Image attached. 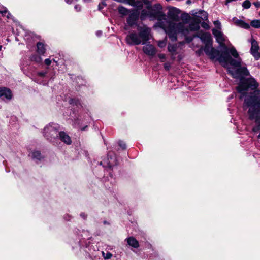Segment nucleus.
Instances as JSON below:
<instances>
[{
	"label": "nucleus",
	"mask_w": 260,
	"mask_h": 260,
	"mask_svg": "<svg viewBox=\"0 0 260 260\" xmlns=\"http://www.w3.org/2000/svg\"><path fill=\"white\" fill-rule=\"evenodd\" d=\"M70 104L73 106H76L77 108H83V104L78 98L71 99L69 101Z\"/></svg>",
	"instance_id": "412c9836"
},
{
	"label": "nucleus",
	"mask_w": 260,
	"mask_h": 260,
	"mask_svg": "<svg viewBox=\"0 0 260 260\" xmlns=\"http://www.w3.org/2000/svg\"><path fill=\"white\" fill-rule=\"evenodd\" d=\"M138 32L135 31H129L125 38L127 44L138 45L141 44H146L151 37V29L144 24H139L137 28Z\"/></svg>",
	"instance_id": "20e7f679"
},
{
	"label": "nucleus",
	"mask_w": 260,
	"mask_h": 260,
	"mask_svg": "<svg viewBox=\"0 0 260 260\" xmlns=\"http://www.w3.org/2000/svg\"><path fill=\"white\" fill-rule=\"evenodd\" d=\"M185 36V41H186V42L187 43H189L191 41H192V40H193V37H195V36H193V37H192V36H187V35L186 36Z\"/></svg>",
	"instance_id": "72a5a7b5"
},
{
	"label": "nucleus",
	"mask_w": 260,
	"mask_h": 260,
	"mask_svg": "<svg viewBox=\"0 0 260 260\" xmlns=\"http://www.w3.org/2000/svg\"><path fill=\"white\" fill-rule=\"evenodd\" d=\"M244 104L249 108V118L254 120L256 124L260 127V98H258L255 95H251L245 99Z\"/></svg>",
	"instance_id": "39448f33"
},
{
	"label": "nucleus",
	"mask_w": 260,
	"mask_h": 260,
	"mask_svg": "<svg viewBox=\"0 0 260 260\" xmlns=\"http://www.w3.org/2000/svg\"><path fill=\"white\" fill-rule=\"evenodd\" d=\"M192 15L203 20H206L208 19V13L204 10L192 11Z\"/></svg>",
	"instance_id": "4468645a"
},
{
	"label": "nucleus",
	"mask_w": 260,
	"mask_h": 260,
	"mask_svg": "<svg viewBox=\"0 0 260 260\" xmlns=\"http://www.w3.org/2000/svg\"><path fill=\"white\" fill-rule=\"evenodd\" d=\"M58 139H59L64 143L70 145L72 143V140L69 135L63 131L59 132Z\"/></svg>",
	"instance_id": "f8f14e48"
},
{
	"label": "nucleus",
	"mask_w": 260,
	"mask_h": 260,
	"mask_svg": "<svg viewBox=\"0 0 260 260\" xmlns=\"http://www.w3.org/2000/svg\"><path fill=\"white\" fill-rule=\"evenodd\" d=\"M127 1V0H119V2H123V3H125Z\"/></svg>",
	"instance_id": "3c124183"
},
{
	"label": "nucleus",
	"mask_w": 260,
	"mask_h": 260,
	"mask_svg": "<svg viewBox=\"0 0 260 260\" xmlns=\"http://www.w3.org/2000/svg\"><path fill=\"white\" fill-rule=\"evenodd\" d=\"M146 5V9H143L140 15L142 20L149 18L151 20H157L160 23V27L166 32V28L164 27V24L173 23V19L167 20L165 14L162 12V7L159 4L152 5L154 0H142Z\"/></svg>",
	"instance_id": "7ed1b4c3"
},
{
	"label": "nucleus",
	"mask_w": 260,
	"mask_h": 260,
	"mask_svg": "<svg viewBox=\"0 0 260 260\" xmlns=\"http://www.w3.org/2000/svg\"><path fill=\"white\" fill-rule=\"evenodd\" d=\"M127 244L135 248H137L139 247V242L133 237H129L125 239Z\"/></svg>",
	"instance_id": "a211bd4d"
},
{
	"label": "nucleus",
	"mask_w": 260,
	"mask_h": 260,
	"mask_svg": "<svg viewBox=\"0 0 260 260\" xmlns=\"http://www.w3.org/2000/svg\"><path fill=\"white\" fill-rule=\"evenodd\" d=\"M65 2L69 4H71L73 2V0H65Z\"/></svg>",
	"instance_id": "c03bdc74"
},
{
	"label": "nucleus",
	"mask_w": 260,
	"mask_h": 260,
	"mask_svg": "<svg viewBox=\"0 0 260 260\" xmlns=\"http://www.w3.org/2000/svg\"><path fill=\"white\" fill-rule=\"evenodd\" d=\"M178 9L172 8L169 10L168 16L173 19V23L164 24V27L166 28V34L172 41L177 39V34L181 33L182 35L186 36L189 31H197L200 28L199 22H191L189 24L184 22H177V15L176 12Z\"/></svg>",
	"instance_id": "f03ea898"
},
{
	"label": "nucleus",
	"mask_w": 260,
	"mask_h": 260,
	"mask_svg": "<svg viewBox=\"0 0 260 260\" xmlns=\"http://www.w3.org/2000/svg\"><path fill=\"white\" fill-rule=\"evenodd\" d=\"M7 12V11L6 10H4L3 11H0V13H2V14H6Z\"/></svg>",
	"instance_id": "de8ad7c7"
},
{
	"label": "nucleus",
	"mask_w": 260,
	"mask_h": 260,
	"mask_svg": "<svg viewBox=\"0 0 260 260\" xmlns=\"http://www.w3.org/2000/svg\"><path fill=\"white\" fill-rule=\"evenodd\" d=\"M85 128V127H84V128H82V130H84Z\"/></svg>",
	"instance_id": "4d7b16f0"
},
{
	"label": "nucleus",
	"mask_w": 260,
	"mask_h": 260,
	"mask_svg": "<svg viewBox=\"0 0 260 260\" xmlns=\"http://www.w3.org/2000/svg\"><path fill=\"white\" fill-rule=\"evenodd\" d=\"M125 3L137 8L138 9H141L143 7V2L141 0H127Z\"/></svg>",
	"instance_id": "dca6fc26"
},
{
	"label": "nucleus",
	"mask_w": 260,
	"mask_h": 260,
	"mask_svg": "<svg viewBox=\"0 0 260 260\" xmlns=\"http://www.w3.org/2000/svg\"><path fill=\"white\" fill-rule=\"evenodd\" d=\"M203 50H204V48L202 47L198 51H197V53L200 55L202 53Z\"/></svg>",
	"instance_id": "ea45409f"
},
{
	"label": "nucleus",
	"mask_w": 260,
	"mask_h": 260,
	"mask_svg": "<svg viewBox=\"0 0 260 260\" xmlns=\"http://www.w3.org/2000/svg\"><path fill=\"white\" fill-rule=\"evenodd\" d=\"M233 97H234V94H232L231 96L229 97V98H228V99L230 100V99H231L233 98Z\"/></svg>",
	"instance_id": "864d4df0"
},
{
	"label": "nucleus",
	"mask_w": 260,
	"mask_h": 260,
	"mask_svg": "<svg viewBox=\"0 0 260 260\" xmlns=\"http://www.w3.org/2000/svg\"><path fill=\"white\" fill-rule=\"evenodd\" d=\"M250 25L255 28H260V20H253L250 22Z\"/></svg>",
	"instance_id": "a878e982"
},
{
	"label": "nucleus",
	"mask_w": 260,
	"mask_h": 260,
	"mask_svg": "<svg viewBox=\"0 0 260 260\" xmlns=\"http://www.w3.org/2000/svg\"><path fill=\"white\" fill-rule=\"evenodd\" d=\"M118 12L119 13L125 15L128 13V10L122 6H120L118 8Z\"/></svg>",
	"instance_id": "cd10ccee"
},
{
	"label": "nucleus",
	"mask_w": 260,
	"mask_h": 260,
	"mask_svg": "<svg viewBox=\"0 0 260 260\" xmlns=\"http://www.w3.org/2000/svg\"><path fill=\"white\" fill-rule=\"evenodd\" d=\"M205 53L212 59H217L224 67L228 68V72L235 78H242L243 76H248L249 72L247 68L242 66L241 58L233 59L228 53L223 51L221 54L218 50L212 47V42L206 43L203 48Z\"/></svg>",
	"instance_id": "f257e3e1"
},
{
	"label": "nucleus",
	"mask_w": 260,
	"mask_h": 260,
	"mask_svg": "<svg viewBox=\"0 0 260 260\" xmlns=\"http://www.w3.org/2000/svg\"><path fill=\"white\" fill-rule=\"evenodd\" d=\"M258 50L259 46L257 42L255 40H252L251 41V47L250 49V52L254 58L257 57V56H258Z\"/></svg>",
	"instance_id": "2eb2a0df"
},
{
	"label": "nucleus",
	"mask_w": 260,
	"mask_h": 260,
	"mask_svg": "<svg viewBox=\"0 0 260 260\" xmlns=\"http://www.w3.org/2000/svg\"><path fill=\"white\" fill-rule=\"evenodd\" d=\"M47 72L46 71L39 72L37 73V76L40 77H44L46 76Z\"/></svg>",
	"instance_id": "c9c22d12"
},
{
	"label": "nucleus",
	"mask_w": 260,
	"mask_h": 260,
	"mask_svg": "<svg viewBox=\"0 0 260 260\" xmlns=\"http://www.w3.org/2000/svg\"><path fill=\"white\" fill-rule=\"evenodd\" d=\"M59 128L60 126L58 124L49 123L44 128V136L49 141L55 142L58 140Z\"/></svg>",
	"instance_id": "0eeeda50"
},
{
	"label": "nucleus",
	"mask_w": 260,
	"mask_h": 260,
	"mask_svg": "<svg viewBox=\"0 0 260 260\" xmlns=\"http://www.w3.org/2000/svg\"><path fill=\"white\" fill-rule=\"evenodd\" d=\"M41 55L34 54L31 56L30 59L31 61L36 62L37 63H40L42 61V58L41 56Z\"/></svg>",
	"instance_id": "393cba45"
},
{
	"label": "nucleus",
	"mask_w": 260,
	"mask_h": 260,
	"mask_svg": "<svg viewBox=\"0 0 260 260\" xmlns=\"http://www.w3.org/2000/svg\"><path fill=\"white\" fill-rule=\"evenodd\" d=\"M202 26L204 28H209V26L208 24H207L206 23H203L202 24Z\"/></svg>",
	"instance_id": "37998d69"
},
{
	"label": "nucleus",
	"mask_w": 260,
	"mask_h": 260,
	"mask_svg": "<svg viewBox=\"0 0 260 260\" xmlns=\"http://www.w3.org/2000/svg\"><path fill=\"white\" fill-rule=\"evenodd\" d=\"M259 84L255 79L252 77H250L245 80V83L241 82L237 87V90L238 92L244 95L247 89L250 88L252 90H255L258 87Z\"/></svg>",
	"instance_id": "6e6552de"
},
{
	"label": "nucleus",
	"mask_w": 260,
	"mask_h": 260,
	"mask_svg": "<svg viewBox=\"0 0 260 260\" xmlns=\"http://www.w3.org/2000/svg\"><path fill=\"white\" fill-rule=\"evenodd\" d=\"M36 46L37 53L40 55H44L46 51V45L43 42H39L37 43Z\"/></svg>",
	"instance_id": "f3484780"
},
{
	"label": "nucleus",
	"mask_w": 260,
	"mask_h": 260,
	"mask_svg": "<svg viewBox=\"0 0 260 260\" xmlns=\"http://www.w3.org/2000/svg\"><path fill=\"white\" fill-rule=\"evenodd\" d=\"M24 39L28 45L33 43L35 40L34 35L31 32H26L24 36Z\"/></svg>",
	"instance_id": "4be33fe9"
},
{
	"label": "nucleus",
	"mask_w": 260,
	"mask_h": 260,
	"mask_svg": "<svg viewBox=\"0 0 260 260\" xmlns=\"http://www.w3.org/2000/svg\"><path fill=\"white\" fill-rule=\"evenodd\" d=\"M52 63V60L50 58L45 59L44 60V63L46 66H50Z\"/></svg>",
	"instance_id": "e433bc0d"
},
{
	"label": "nucleus",
	"mask_w": 260,
	"mask_h": 260,
	"mask_svg": "<svg viewBox=\"0 0 260 260\" xmlns=\"http://www.w3.org/2000/svg\"><path fill=\"white\" fill-rule=\"evenodd\" d=\"M157 57L159 58L160 62H165L166 60L167 56L165 54L159 53L157 54Z\"/></svg>",
	"instance_id": "7c9ffc66"
},
{
	"label": "nucleus",
	"mask_w": 260,
	"mask_h": 260,
	"mask_svg": "<svg viewBox=\"0 0 260 260\" xmlns=\"http://www.w3.org/2000/svg\"><path fill=\"white\" fill-rule=\"evenodd\" d=\"M12 96L11 90L6 87L0 88V98L3 100H10Z\"/></svg>",
	"instance_id": "ddd939ff"
},
{
	"label": "nucleus",
	"mask_w": 260,
	"mask_h": 260,
	"mask_svg": "<svg viewBox=\"0 0 260 260\" xmlns=\"http://www.w3.org/2000/svg\"><path fill=\"white\" fill-rule=\"evenodd\" d=\"M139 14L137 11H134L126 19L127 24L130 27L134 26H138L137 22L139 19Z\"/></svg>",
	"instance_id": "9d476101"
},
{
	"label": "nucleus",
	"mask_w": 260,
	"mask_h": 260,
	"mask_svg": "<svg viewBox=\"0 0 260 260\" xmlns=\"http://www.w3.org/2000/svg\"><path fill=\"white\" fill-rule=\"evenodd\" d=\"M233 21L234 23L242 28H243L244 29H248L250 28V25L248 23H247L243 21V20L238 19L236 18H233Z\"/></svg>",
	"instance_id": "aec40b11"
},
{
	"label": "nucleus",
	"mask_w": 260,
	"mask_h": 260,
	"mask_svg": "<svg viewBox=\"0 0 260 260\" xmlns=\"http://www.w3.org/2000/svg\"><path fill=\"white\" fill-rule=\"evenodd\" d=\"M253 4L255 6L256 8H260V2H255L253 3Z\"/></svg>",
	"instance_id": "58836bf2"
},
{
	"label": "nucleus",
	"mask_w": 260,
	"mask_h": 260,
	"mask_svg": "<svg viewBox=\"0 0 260 260\" xmlns=\"http://www.w3.org/2000/svg\"><path fill=\"white\" fill-rule=\"evenodd\" d=\"M51 60H52V62L53 61L54 62H55L56 63V65H57V66L58 65L57 61L55 59L53 58Z\"/></svg>",
	"instance_id": "49530a36"
},
{
	"label": "nucleus",
	"mask_w": 260,
	"mask_h": 260,
	"mask_svg": "<svg viewBox=\"0 0 260 260\" xmlns=\"http://www.w3.org/2000/svg\"><path fill=\"white\" fill-rule=\"evenodd\" d=\"M11 14H10L9 13H8V15H7V17L8 18H11Z\"/></svg>",
	"instance_id": "8fccbe9b"
},
{
	"label": "nucleus",
	"mask_w": 260,
	"mask_h": 260,
	"mask_svg": "<svg viewBox=\"0 0 260 260\" xmlns=\"http://www.w3.org/2000/svg\"><path fill=\"white\" fill-rule=\"evenodd\" d=\"M103 5H102V4H100L99 5V10H101V9H103Z\"/></svg>",
	"instance_id": "a18cd8bd"
},
{
	"label": "nucleus",
	"mask_w": 260,
	"mask_h": 260,
	"mask_svg": "<svg viewBox=\"0 0 260 260\" xmlns=\"http://www.w3.org/2000/svg\"><path fill=\"white\" fill-rule=\"evenodd\" d=\"M3 46L2 45H0V51H1L2 49Z\"/></svg>",
	"instance_id": "5fc2aeb1"
},
{
	"label": "nucleus",
	"mask_w": 260,
	"mask_h": 260,
	"mask_svg": "<svg viewBox=\"0 0 260 260\" xmlns=\"http://www.w3.org/2000/svg\"><path fill=\"white\" fill-rule=\"evenodd\" d=\"M213 24L215 26L214 29L221 30V24L219 20L214 21Z\"/></svg>",
	"instance_id": "2f4dec72"
},
{
	"label": "nucleus",
	"mask_w": 260,
	"mask_h": 260,
	"mask_svg": "<svg viewBox=\"0 0 260 260\" xmlns=\"http://www.w3.org/2000/svg\"><path fill=\"white\" fill-rule=\"evenodd\" d=\"M184 44V42H181L178 44H168L167 47L168 51L170 53L171 58L172 60H174L176 59V55H177L176 57L177 61H180L182 59L183 56L180 54V52Z\"/></svg>",
	"instance_id": "1a4fd4ad"
},
{
	"label": "nucleus",
	"mask_w": 260,
	"mask_h": 260,
	"mask_svg": "<svg viewBox=\"0 0 260 260\" xmlns=\"http://www.w3.org/2000/svg\"><path fill=\"white\" fill-rule=\"evenodd\" d=\"M142 49L145 54L150 57L154 56L157 52L156 48L152 44L145 45Z\"/></svg>",
	"instance_id": "9b49d317"
},
{
	"label": "nucleus",
	"mask_w": 260,
	"mask_h": 260,
	"mask_svg": "<svg viewBox=\"0 0 260 260\" xmlns=\"http://www.w3.org/2000/svg\"><path fill=\"white\" fill-rule=\"evenodd\" d=\"M101 4H102V5H103V6H105L106 5V3H105V2H102V3H101Z\"/></svg>",
	"instance_id": "603ef678"
},
{
	"label": "nucleus",
	"mask_w": 260,
	"mask_h": 260,
	"mask_svg": "<svg viewBox=\"0 0 260 260\" xmlns=\"http://www.w3.org/2000/svg\"><path fill=\"white\" fill-rule=\"evenodd\" d=\"M167 45V39L165 38L163 40H159L157 41V45L160 48H164Z\"/></svg>",
	"instance_id": "bb28decb"
},
{
	"label": "nucleus",
	"mask_w": 260,
	"mask_h": 260,
	"mask_svg": "<svg viewBox=\"0 0 260 260\" xmlns=\"http://www.w3.org/2000/svg\"><path fill=\"white\" fill-rule=\"evenodd\" d=\"M164 69L166 71H169L171 67V63L169 61L165 62L163 64Z\"/></svg>",
	"instance_id": "473e14b6"
},
{
	"label": "nucleus",
	"mask_w": 260,
	"mask_h": 260,
	"mask_svg": "<svg viewBox=\"0 0 260 260\" xmlns=\"http://www.w3.org/2000/svg\"><path fill=\"white\" fill-rule=\"evenodd\" d=\"M74 8L77 12H79L81 10V7L79 5H76Z\"/></svg>",
	"instance_id": "4c0bfd02"
},
{
	"label": "nucleus",
	"mask_w": 260,
	"mask_h": 260,
	"mask_svg": "<svg viewBox=\"0 0 260 260\" xmlns=\"http://www.w3.org/2000/svg\"><path fill=\"white\" fill-rule=\"evenodd\" d=\"M118 145L122 149H125L126 148V144L125 143L122 141H118Z\"/></svg>",
	"instance_id": "f704fd0d"
},
{
	"label": "nucleus",
	"mask_w": 260,
	"mask_h": 260,
	"mask_svg": "<svg viewBox=\"0 0 260 260\" xmlns=\"http://www.w3.org/2000/svg\"><path fill=\"white\" fill-rule=\"evenodd\" d=\"M102 34V31L98 30L96 32V35L98 37H100Z\"/></svg>",
	"instance_id": "a19ab883"
},
{
	"label": "nucleus",
	"mask_w": 260,
	"mask_h": 260,
	"mask_svg": "<svg viewBox=\"0 0 260 260\" xmlns=\"http://www.w3.org/2000/svg\"><path fill=\"white\" fill-rule=\"evenodd\" d=\"M251 6V3L249 0H245L242 3V7L245 9H248Z\"/></svg>",
	"instance_id": "c756f323"
},
{
	"label": "nucleus",
	"mask_w": 260,
	"mask_h": 260,
	"mask_svg": "<svg viewBox=\"0 0 260 260\" xmlns=\"http://www.w3.org/2000/svg\"><path fill=\"white\" fill-rule=\"evenodd\" d=\"M114 165H116L115 158L114 157H112L111 156H110L109 154L108 155V160L106 162V166L109 168H111ZM106 167V165H104Z\"/></svg>",
	"instance_id": "b1692460"
},
{
	"label": "nucleus",
	"mask_w": 260,
	"mask_h": 260,
	"mask_svg": "<svg viewBox=\"0 0 260 260\" xmlns=\"http://www.w3.org/2000/svg\"><path fill=\"white\" fill-rule=\"evenodd\" d=\"M200 39L205 44L206 43H209L212 42L211 36L209 34H208V33H204V34H202L200 36Z\"/></svg>",
	"instance_id": "5701e85b"
},
{
	"label": "nucleus",
	"mask_w": 260,
	"mask_h": 260,
	"mask_svg": "<svg viewBox=\"0 0 260 260\" xmlns=\"http://www.w3.org/2000/svg\"><path fill=\"white\" fill-rule=\"evenodd\" d=\"M102 256L105 259H109L112 257V254L109 252H107L106 253H105L104 251H103Z\"/></svg>",
	"instance_id": "c85d7f7f"
},
{
	"label": "nucleus",
	"mask_w": 260,
	"mask_h": 260,
	"mask_svg": "<svg viewBox=\"0 0 260 260\" xmlns=\"http://www.w3.org/2000/svg\"><path fill=\"white\" fill-rule=\"evenodd\" d=\"M80 216L82 217L83 218H85V215L84 213L81 214Z\"/></svg>",
	"instance_id": "09e8293b"
},
{
	"label": "nucleus",
	"mask_w": 260,
	"mask_h": 260,
	"mask_svg": "<svg viewBox=\"0 0 260 260\" xmlns=\"http://www.w3.org/2000/svg\"><path fill=\"white\" fill-rule=\"evenodd\" d=\"M102 164H103V162H102V161H101V162H100V165H102Z\"/></svg>",
	"instance_id": "6e6d98bb"
},
{
	"label": "nucleus",
	"mask_w": 260,
	"mask_h": 260,
	"mask_svg": "<svg viewBox=\"0 0 260 260\" xmlns=\"http://www.w3.org/2000/svg\"><path fill=\"white\" fill-rule=\"evenodd\" d=\"M28 156L36 161L40 160L42 158L40 152L36 150H34L30 151Z\"/></svg>",
	"instance_id": "6ab92c4d"
},
{
	"label": "nucleus",
	"mask_w": 260,
	"mask_h": 260,
	"mask_svg": "<svg viewBox=\"0 0 260 260\" xmlns=\"http://www.w3.org/2000/svg\"><path fill=\"white\" fill-rule=\"evenodd\" d=\"M254 93L255 94H257L258 95H259L260 96V89H257V90H256L255 91H254Z\"/></svg>",
	"instance_id": "79ce46f5"
},
{
	"label": "nucleus",
	"mask_w": 260,
	"mask_h": 260,
	"mask_svg": "<svg viewBox=\"0 0 260 260\" xmlns=\"http://www.w3.org/2000/svg\"><path fill=\"white\" fill-rule=\"evenodd\" d=\"M212 33L214 35L216 41L219 44L220 46L223 48V51L226 53H230L235 59L240 58L239 57V54L236 51L235 47L231 46L230 48L225 45L224 42L226 41V37L224 35L223 33L219 29H213Z\"/></svg>",
	"instance_id": "423d86ee"
}]
</instances>
